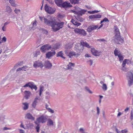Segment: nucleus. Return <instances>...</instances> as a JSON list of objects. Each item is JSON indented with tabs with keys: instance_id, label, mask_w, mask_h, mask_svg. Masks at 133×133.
Listing matches in <instances>:
<instances>
[{
	"instance_id": "nucleus-1",
	"label": "nucleus",
	"mask_w": 133,
	"mask_h": 133,
	"mask_svg": "<svg viewBox=\"0 0 133 133\" xmlns=\"http://www.w3.org/2000/svg\"><path fill=\"white\" fill-rule=\"evenodd\" d=\"M44 23L49 26H51L53 31L55 32L62 28L64 24L63 22H59L53 20L52 17L51 16L48 19L44 18Z\"/></svg>"
},
{
	"instance_id": "nucleus-2",
	"label": "nucleus",
	"mask_w": 133,
	"mask_h": 133,
	"mask_svg": "<svg viewBox=\"0 0 133 133\" xmlns=\"http://www.w3.org/2000/svg\"><path fill=\"white\" fill-rule=\"evenodd\" d=\"M75 11L72 10V12L74 14L77 15H80L81 16L85 14L87 11V10L82 9L78 7H75Z\"/></svg>"
},
{
	"instance_id": "nucleus-3",
	"label": "nucleus",
	"mask_w": 133,
	"mask_h": 133,
	"mask_svg": "<svg viewBox=\"0 0 133 133\" xmlns=\"http://www.w3.org/2000/svg\"><path fill=\"white\" fill-rule=\"evenodd\" d=\"M114 54L116 56H118L120 62L122 61L124 57L119 50H118L117 48H115L114 51Z\"/></svg>"
},
{
	"instance_id": "nucleus-4",
	"label": "nucleus",
	"mask_w": 133,
	"mask_h": 133,
	"mask_svg": "<svg viewBox=\"0 0 133 133\" xmlns=\"http://www.w3.org/2000/svg\"><path fill=\"white\" fill-rule=\"evenodd\" d=\"M80 44L82 46V48L81 47V49H79V48H75V50L77 51V52H82L84 49L83 46H85L89 48H90V46L86 42H85L83 41H81L80 42Z\"/></svg>"
},
{
	"instance_id": "nucleus-5",
	"label": "nucleus",
	"mask_w": 133,
	"mask_h": 133,
	"mask_svg": "<svg viewBox=\"0 0 133 133\" xmlns=\"http://www.w3.org/2000/svg\"><path fill=\"white\" fill-rule=\"evenodd\" d=\"M128 78V83L129 86L132 85L133 84V74L131 72H128L127 74Z\"/></svg>"
},
{
	"instance_id": "nucleus-6",
	"label": "nucleus",
	"mask_w": 133,
	"mask_h": 133,
	"mask_svg": "<svg viewBox=\"0 0 133 133\" xmlns=\"http://www.w3.org/2000/svg\"><path fill=\"white\" fill-rule=\"evenodd\" d=\"M44 9L47 12L50 14H54L55 11V8H52L51 7L48 6L47 4L45 5Z\"/></svg>"
},
{
	"instance_id": "nucleus-7",
	"label": "nucleus",
	"mask_w": 133,
	"mask_h": 133,
	"mask_svg": "<svg viewBox=\"0 0 133 133\" xmlns=\"http://www.w3.org/2000/svg\"><path fill=\"white\" fill-rule=\"evenodd\" d=\"M22 87L24 88L29 87L32 90L34 89L36 91V90L37 89V87L34 84V83L32 82H29L26 83Z\"/></svg>"
},
{
	"instance_id": "nucleus-8",
	"label": "nucleus",
	"mask_w": 133,
	"mask_h": 133,
	"mask_svg": "<svg viewBox=\"0 0 133 133\" xmlns=\"http://www.w3.org/2000/svg\"><path fill=\"white\" fill-rule=\"evenodd\" d=\"M33 66L35 68L39 67L42 68L44 66V65L41 61L37 60L34 62Z\"/></svg>"
},
{
	"instance_id": "nucleus-9",
	"label": "nucleus",
	"mask_w": 133,
	"mask_h": 133,
	"mask_svg": "<svg viewBox=\"0 0 133 133\" xmlns=\"http://www.w3.org/2000/svg\"><path fill=\"white\" fill-rule=\"evenodd\" d=\"M76 34L79 35H81L84 36H85L87 35V33L85 30L83 29L76 28L74 30Z\"/></svg>"
},
{
	"instance_id": "nucleus-10",
	"label": "nucleus",
	"mask_w": 133,
	"mask_h": 133,
	"mask_svg": "<svg viewBox=\"0 0 133 133\" xmlns=\"http://www.w3.org/2000/svg\"><path fill=\"white\" fill-rule=\"evenodd\" d=\"M47 118V117L46 116L42 115L37 118L36 121L38 123H43L46 122Z\"/></svg>"
},
{
	"instance_id": "nucleus-11",
	"label": "nucleus",
	"mask_w": 133,
	"mask_h": 133,
	"mask_svg": "<svg viewBox=\"0 0 133 133\" xmlns=\"http://www.w3.org/2000/svg\"><path fill=\"white\" fill-rule=\"evenodd\" d=\"M98 25L92 24L89 26L87 29V31L89 32H93V31L98 28Z\"/></svg>"
},
{
	"instance_id": "nucleus-12",
	"label": "nucleus",
	"mask_w": 133,
	"mask_h": 133,
	"mask_svg": "<svg viewBox=\"0 0 133 133\" xmlns=\"http://www.w3.org/2000/svg\"><path fill=\"white\" fill-rule=\"evenodd\" d=\"M115 41L116 43L118 44H121L124 42V38H121L120 35L118 36H115Z\"/></svg>"
},
{
	"instance_id": "nucleus-13",
	"label": "nucleus",
	"mask_w": 133,
	"mask_h": 133,
	"mask_svg": "<svg viewBox=\"0 0 133 133\" xmlns=\"http://www.w3.org/2000/svg\"><path fill=\"white\" fill-rule=\"evenodd\" d=\"M102 15L99 14L91 15L89 16V18L92 21H96L98 18H100Z\"/></svg>"
},
{
	"instance_id": "nucleus-14",
	"label": "nucleus",
	"mask_w": 133,
	"mask_h": 133,
	"mask_svg": "<svg viewBox=\"0 0 133 133\" xmlns=\"http://www.w3.org/2000/svg\"><path fill=\"white\" fill-rule=\"evenodd\" d=\"M72 6V5L70 3H68L66 1L64 2L63 1V2H62L59 7L64 8H68L71 7Z\"/></svg>"
},
{
	"instance_id": "nucleus-15",
	"label": "nucleus",
	"mask_w": 133,
	"mask_h": 133,
	"mask_svg": "<svg viewBox=\"0 0 133 133\" xmlns=\"http://www.w3.org/2000/svg\"><path fill=\"white\" fill-rule=\"evenodd\" d=\"M51 48V46L50 45L46 44L43 45L41 48L40 50L44 52L49 50Z\"/></svg>"
},
{
	"instance_id": "nucleus-16",
	"label": "nucleus",
	"mask_w": 133,
	"mask_h": 133,
	"mask_svg": "<svg viewBox=\"0 0 133 133\" xmlns=\"http://www.w3.org/2000/svg\"><path fill=\"white\" fill-rule=\"evenodd\" d=\"M44 66L46 68L49 69L51 68L52 64L49 61L47 60L45 62Z\"/></svg>"
},
{
	"instance_id": "nucleus-17",
	"label": "nucleus",
	"mask_w": 133,
	"mask_h": 133,
	"mask_svg": "<svg viewBox=\"0 0 133 133\" xmlns=\"http://www.w3.org/2000/svg\"><path fill=\"white\" fill-rule=\"evenodd\" d=\"M91 51L92 55L95 56H98L100 55V52L97 50H95L94 48L91 49Z\"/></svg>"
},
{
	"instance_id": "nucleus-18",
	"label": "nucleus",
	"mask_w": 133,
	"mask_h": 133,
	"mask_svg": "<svg viewBox=\"0 0 133 133\" xmlns=\"http://www.w3.org/2000/svg\"><path fill=\"white\" fill-rule=\"evenodd\" d=\"M40 101V99L37 97L35 98L32 104V107L34 108H35L38 103Z\"/></svg>"
},
{
	"instance_id": "nucleus-19",
	"label": "nucleus",
	"mask_w": 133,
	"mask_h": 133,
	"mask_svg": "<svg viewBox=\"0 0 133 133\" xmlns=\"http://www.w3.org/2000/svg\"><path fill=\"white\" fill-rule=\"evenodd\" d=\"M55 54L56 52L55 51L53 52L49 51L46 54V58H49L55 55Z\"/></svg>"
},
{
	"instance_id": "nucleus-20",
	"label": "nucleus",
	"mask_w": 133,
	"mask_h": 133,
	"mask_svg": "<svg viewBox=\"0 0 133 133\" xmlns=\"http://www.w3.org/2000/svg\"><path fill=\"white\" fill-rule=\"evenodd\" d=\"M24 94L25 95V97L26 99H28L31 95V93L29 91H24Z\"/></svg>"
},
{
	"instance_id": "nucleus-21",
	"label": "nucleus",
	"mask_w": 133,
	"mask_h": 133,
	"mask_svg": "<svg viewBox=\"0 0 133 133\" xmlns=\"http://www.w3.org/2000/svg\"><path fill=\"white\" fill-rule=\"evenodd\" d=\"M71 22L73 24L77 26H79L81 24V23L78 22L77 21H75L73 19H72L71 20Z\"/></svg>"
},
{
	"instance_id": "nucleus-22",
	"label": "nucleus",
	"mask_w": 133,
	"mask_h": 133,
	"mask_svg": "<svg viewBox=\"0 0 133 133\" xmlns=\"http://www.w3.org/2000/svg\"><path fill=\"white\" fill-rule=\"evenodd\" d=\"M114 31L115 32V36H118L120 35V34L118 29L117 27L116 26H114Z\"/></svg>"
},
{
	"instance_id": "nucleus-23",
	"label": "nucleus",
	"mask_w": 133,
	"mask_h": 133,
	"mask_svg": "<svg viewBox=\"0 0 133 133\" xmlns=\"http://www.w3.org/2000/svg\"><path fill=\"white\" fill-rule=\"evenodd\" d=\"M79 55L78 54H76L75 52L73 51H71L69 52V54L68 55V56L70 58H71V57L73 56L77 55L78 56Z\"/></svg>"
},
{
	"instance_id": "nucleus-24",
	"label": "nucleus",
	"mask_w": 133,
	"mask_h": 133,
	"mask_svg": "<svg viewBox=\"0 0 133 133\" xmlns=\"http://www.w3.org/2000/svg\"><path fill=\"white\" fill-rule=\"evenodd\" d=\"M63 55L64 54L62 52V51H60L58 52L57 54L56 55V56L57 57H61L64 59H65V57L63 56Z\"/></svg>"
},
{
	"instance_id": "nucleus-25",
	"label": "nucleus",
	"mask_w": 133,
	"mask_h": 133,
	"mask_svg": "<svg viewBox=\"0 0 133 133\" xmlns=\"http://www.w3.org/2000/svg\"><path fill=\"white\" fill-rule=\"evenodd\" d=\"M26 117L29 119L34 120V118L32 116L31 114L30 113H28L26 114Z\"/></svg>"
},
{
	"instance_id": "nucleus-26",
	"label": "nucleus",
	"mask_w": 133,
	"mask_h": 133,
	"mask_svg": "<svg viewBox=\"0 0 133 133\" xmlns=\"http://www.w3.org/2000/svg\"><path fill=\"white\" fill-rule=\"evenodd\" d=\"M81 16L80 15H77V16L76 18L77 20L81 22L83 21L84 19L82 18Z\"/></svg>"
},
{
	"instance_id": "nucleus-27",
	"label": "nucleus",
	"mask_w": 133,
	"mask_h": 133,
	"mask_svg": "<svg viewBox=\"0 0 133 133\" xmlns=\"http://www.w3.org/2000/svg\"><path fill=\"white\" fill-rule=\"evenodd\" d=\"M75 65L74 63L69 62V64L67 65V68L68 69H72L71 67H74Z\"/></svg>"
},
{
	"instance_id": "nucleus-28",
	"label": "nucleus",
	"mask_w": 133,
	"mask_h": 133,
	"mask_svg": "<svg viewBox=\"0 0 133 133\" xmlns=\"http://www.w3.org/2000/svg\"><path fill=\"white\" fill-rule=\"evenodd\" d=\"M61 44L59 43L55 44L53 46V49L55 50L59 49L60 47Z\"/></svg>"
},
{
	"instance_id": "nucleus-29",
	"label": "nucleus",
	"mask_w": 133,
	"mask_h": 133,
	"mask_svg": "<svg viewBox=\"0 0 133 133\" xmlns=\"http://www.w3.org/2000/svg\"><path fill=\"white\" fill-rule=\"evenodd\" d=\"M23 104L24 105L23 109L24 110H26L29 108L28 104L26 102H24L23 103Z\"/></svg>"
},
{
	"instance_id": "nucleus-30",
	"label": "nucleus",
	"mask_w": 133,
	"mask_h": 133,
	"mask_svg": "<svg viewBox=\"0 0 133 133\" xmlns=\"http://www.w3.org/2000/svg\"><path fill=\"white\" fill-rule=\"evenodd\" d=\"M72 45L69 43H66V45H64V48L65 49H68L71 48Z\"/></svg>"
},
{
	"instance_id": "nucleus-31",
	"label": "nucleus",
	"mask_w": 133,
	"mask_h": 133,
	"mask_svg": "<svg viewBox=\"0 0 133 133\" xmlns=\"http://www.w3.org/2000/svg\"><path fill=\"white\" fill-rule=\"evenodd\" d=\"M55 3L58 6H59L61 3L63 2L62 0H54Z\"/></svg>"
},
{
	"instance_id": "nucleus-32",
	"label": "nucleus",
	"mask_w": 133,
	"mask_h": 133,
	"mask_svg": "<svg viewBox=\"0 0 133 133\" xmlns=\"http://www.w3.org/2000/svg\"><path fill=\"white\" fill-rule=\"evenodd\" d=\"M47 125L48 126H52L53 125V121L51 119H48Z\"/></svg>"
},
{
	"instance_id": "nucleus-33",
	"label": "nucleus",
	"mask_w": 133,
	"mask_h": 133,
	"mask_svg": "<svg viewBox=\"0 0 133 133\" xmlns=\"http://www.w3.org/2000/svg\"><path fill=\"white\" fill-rule=\"evenodd\" d=\"M127 62L128 64L129 63H130V61H129V59H125L124 60L122 64L123 67H124L125 66L126 64L127 63V62Z\"/></svg>"
},
{
	"instance_id": "nucleus-34",
	"label": "nucleus",
	"mask_w": 133,
	"mask_h": 133,
	"mask_svg": "<svg viewBox=\"0 0 133 133\" xmlns=\"http://www.w3.org/2000/svg\"><path fill=\"white\" fill-rule=\"evenodd\" d=\"M70 2L72 4H75L79 3V1L80 0H70Z\"/></svg>"
},
{
	"instance_id": "nucleus-35",
	"label": "nucleus",
	"mask_w": 133,
	"mask_h": 133,
	"mask_svg": "<svg viewBox=\"0 0 133 133\" xmlns=\"http://www.w3.org/2000/svg\"><path fill=\"white\" fill-rule=\"evenodd\" d=\"M23 61L19 62L16 64V65L14 66V68H15V69H16L17 67L22 65L23 64Z\"/></svg>"
},
{
	"instance_id": "nucleus-36",
	"label": "nucleus",
	"mask_w": 133,
	"mask_h": 133,
	"mask_svg": "<svg viewBox=\"0 0 133 133\" xmlns=\"http://www.w3.org/2000/svg\"><path fill=\"white\" fill-rule=\"evenodd\" d=\"M9 2L11 4L12 6L15 7L16 6V5L14 3L15 0H10Z\"/></svg>"
},
{
	"instance_id": "nucleus-37",
	"label": "nucleus",
	"mask_w": 133,
	"mask_h": 133,
	"mask_svg": "<svg viewBox=\"0 0 133 133\" xmlns=\"http://www.w3.org/2000/svg\"><path fill=\"white\" fill-rule=\"evenodd\" d=\"M6 11L9 13H10L11 12L12 10L10 7L9 6H7L6 9Z\"/></svg>"
},
{
	"instance_id": "nucleus-38",
	"label": "nucleus",
	"mask_w": 133,
	"mask_h": 133,
	"mask_svg": "<svg viewBox=\"0 0 133 133\" xmlns=\"http://www.w3.org/2000/svg\"><path fill=\"white\" fill-rule=\"evenodd\" d=\"M102 88L103 90L104 91H106L107 90V87L106 84H103V86L102 87Z\"/></svg>"
},
{
	"instance_id": "nucleus-39",
	"label": "nucleus",
	"mask_w": 133,
	"mask_h": 133,
	"mask_svg": "<svg viewBox=\"0 0 133 133\" xmlns=\"http://www.w3.org/2000/svg\"><path fill=\"white\" fill-rule=\"evenodd\" d=\"M79 131L81 133H88L87 132L85 131V130L83 128H81L79 129Z\"/></svg>"
},
{
	"instance_id": "nucleus-40",
	"label": "nucleus",
	"mask_w": 133,
	"mask_h": 133,
	"mask_svg": "<svg viewBox=\"0 0 133 133\" xmlns=\"http://www.w3.org/2000/svg\"><path fill=\"white\" fill-rule=\"evenodd\" d=\"M6 38L4 36L2 38V40L1 41L2 42H1V41H0V43H1L2 42H5L6 41Z\"/></svg>"
},
{
	"instance_id": "nucleus-41",
	"label": "nucleus",
	"mask_w": 133,
	"mask_h": 133,
	"mask_svg": "<svg viewBox=\"0 0 133 133\" xmlns=\"http://www.w3.org/2000/svg\"><path fill=\"white\" fill-rule=\"evenodd\" d=\"M131 5V2H128L126 3V5H125V6L126 7L127 9H128L129 7Z\"/></svg>"
},
{
	"instance_id": "nucleus-42",
	"label": "nucleus",
	"mask_w": 133,
	"mask_h": 133,
	"mask_svg": "<svg viewBox=\"0 0 133 133\" xmlns=\"http://www.w3.org/2000/svg\"><path fill=\"white\" fill-rule=\"evenodd\" d=\"M85 89L88 91L89 93L90 94H92V91L90 90V89L88 88L87 87H85Z\"/></svg>"
},
{
	"instance_id": "nucleus-43",
	"label": "nucleus",
	"mask_w": 133,
	"mask_h": 133,
	"mask_svg": "<svg viewBox=\"0 0 133 133\" xmlns=\"http://www.w3.org/2000/svg\"><path fill=\"white\" fill-rule=\"evenodd\" d=\"M28 68V67L26 66H24L23 67H22V70L26 71V69Z\"/></svg>"
},
{
	"instance_id": "nucleus-44",
	"label": "nucleus",
	"mask_w": 133,
	"mask_h": 133,
	"mask_svg": "<svg viewBox=\"0 0 133 133\" xmlns=\"http://www.w3.org/2000/svg\"><path fill=\"white\" fill-rule=\"evenodd\" d=\"M47 110L49 112H50L51 113H53L54 112V110L50 108H48Z\"/></svg>"
},
{
	"instance_id": "nucleus-45",
	"label": "nucleus",
	"mask_w": 133,
	"mask_h": 133,
	"mask_svg": "<svg viewBox=\"0 0 133 133\" xmlns=\"http://www.w3.org/2000/svg\"><path fill=\"white\" fill-rule=\"evenodd\" d=\"M40 129V127L38 125L36 127V131L37 132H39V130Z\"/></svg>"
},
{
	"instance_id": "nucleus-46",
	"label": "nucleus",
	"mask_w": 133,
	"mask_h": 133,
	"mask_svg": "<svg viewBox=\"0 0 133 133\" xmlns=\"http://www.w3.org/2000/svg\"><path fill=\"white\" fill-rule=\"evenodd\" d=\"M103 20L104 22H109V21L107 17H105Z\"/></svg>"
},
{
	"instance_id": "nucleus-47",
	"label": "nucleus",
	"mask_w": 133,
	"mask_h": 133,
	"mask_svg": "<svg viewBox=\"0 0 133 133\" xmlns=\"http://www.w3.org/2000/svg\"><path fill=\"white\" fill-rule=\"evenodd\" d=\"M64 52L65 54L67 56H68V55L69 54L68 50V49H66V50H65Z\"/></svg>"
},
{
	"instance_id": "nucleus-48",
	"label": "nucleus",
	"mask_w": 133,
	"mask_h": 133,
	"mask_svg": "<svg viewBox=\"0 0 133 133\" xmlns=\"http://www.w3.org/2000/svg\"><path fill=\"white\" fill-rule=\"evenodd\" d=\"M46 1L48 2L50 4H54V1L52 0H48Z\"/></svg>"
},
{
	"instance_id": "nucleus-49",
	"label": "nucleus",
	"mask_w": 133,
	"mask_h": 133,
	"mask_svg": "<svg viewBox=\"0 0 133 133\" xmlns=\"http://www.w3.org/2000/svg\"><path fill=\"white\" fill-rule=\"evenodd\" d=\"M130 119L131 120H132L133 119V114L132 111H131V116H130Z\"/></svg>"
},
{
	"instance_id": "nucleus-50",
	"label": "nucleus",
	"mask_w": 133,
	"mask_h": 133,
	"mask_svg": "<svg viewBox=\"0 0 133 133\" xmlns=\"http://www.w3.org/2000/svg\"><path fill=\"white\" fill-rule=\"evenodd\" d=\"M128 132V131L126 129H124L121 130V133H127Z\"/></svg>"
},
{
	"instance_id": "nucleus-51",
	"label": "nucleus",
	"mask_w": 133,
	"mask_h": 133,
	"mask_svg": "<svg viewBox=\"0 0 133 133\" xmlns=\"http://www.w3.org/2000/svg\"><path fill=\"white\" fill-rule=\"evenodd\" d=\"M44 87L43 86L40 87L39 89V91L42 92L43 90Z\"/></svg>"
},
{
	"instance_id": "nucleus-52",
	"label": "nucleus",
	"mask_w": 133,
	"mask_h": 133,
	"mask_svg": "<svg viewBox=\"0 0 133 133\" xmlns=\"http://www.w3.org/2000/svg\"><path fill=\"white\" fill-rule=\"evenodd\" d=\"M20 11L19 9H15V10H14L15 12L17 14L18 13L19 11Z\"/></svg>"
},
{
	"instance_id": "nucleus-53",
	"label": "nucleus",
	"mask_w": 133,
	"mask_h": 133,
	"mask_svg": "<svg viewBox=\"0 0 133 133\" xmlns=\"http://www.w3.org/2000/svg\"><path fill=\"white\" fill-rule=\"evenodd\" d=\"M37 21L35 20L33 23V26L34 27H35L36 26Z\"/></svg>"
},
{
	"instance_id": "nucleus-54",
	"label": "nucleus",
	"mask_w": 133,
	"mask_h": 133,
	"mask_svg": "<svg viewBox=\"0 0 133 133\" xmlns=\"http://www.w3.org/2000/svg\"><path fill=\"white\" fill-rule=\"evenodd\" d=\"M97 114L98 115L99 113L100 109L98 107H97Z\"/></svg>"
},
{
	"instance_id": "nucleus-55",
	"label": "nucleus",
	"mask_w": 133,
	"mask_h": 133,
	"mask_svg": "<svg viewBox=\"0 0 133 133\" xmlns=\"http://www.w3.org/2000/svg\"><path fill=\"white\" fill-rule=\"evenodd\" d=\"M88 62H89L90 65H91L92 64L93 61L92 60H90L88 61Z\"/></svg>"
},
{
	"instance_id": "nucleus-56",
	"label": "nucleus",
	"mask_w": 133,
	"mask_h": 133,
	"mask_svg": "<svg viewBox=\"0 0 133 133\" xmlns=\"http://www.w3.org/2000/svg\"><path fill=\"white\" fill-rule=\"evenodd\" d=\"M99 11H98V10H95L92 11V14H95V13H98V12Z\"/></svg>"
},
{
	"instance_id": "nucleus-57",
	"label": "nucleus",
	"mask_w": 133,
	"mask_h": 133,
	"mask_svg": "<svg viewBox=\"0 0 133 133\" xmlns=\"http://www.w3.org/2000/svg\"><path fill=\"white\" fill-rule=\"evenodd\" d=\"M85 57H91V55L90 54H86L85 55Z\"/></svg>"
},
{
	"instance_id": "nucleus-58",
	"label": "nucleus",
	"mask_w": 133,
	"mask_h": 133,
	"mask_svg": "<svg viewBox=\"0 0 133 133\" xmlns=\"http://www.w3.org/2000/svg\"><path fill=\"white\" fill-rule=\"evenodd\" d=\"M122 70L124 71H127V69L125 68V66L124 67H123L122 68Z\"/></svg>"
},
{
	"instance_id": "nucleus-59",
	"label": "nucleus",
	"mask_w": 133,
	"mask_h": 133,
	"mask_svg": "<svg viewBox=\"0 0 133 133\" xmlns=\"http://www.w3.org/2000/svg\"><path fill=\"white\" fill-rule=\"evenodd\" d=\"M22 70V68H19L17 69L16 70L17 71H19Z\"/></svg>"
},
{
	"instance_id": "nucleus-60",
	"label": "nucleus",
	"mask_w": 133,
	"mask_h": 133,
	"mask_svg": "<svg viewBox=\"0 0 133 133\" xmlns=\"http://www.w3.org/2000/svg\"><path fill=\"white\" fill-rule=\"evenodd\" d=\"M98 41H100V42H101V41H105V40L104 39H98Z\"/></svg>"
},
{
	"instance_id": "nucleus-61",
	"label": "nucleus",
	"mask_w": 133,
	"mask_h": 133,
	"mask_svg": "<svg viewBox=\"0 0 133 133\" xmlns=\"http://www.w3.org/2000/svg\"><path fill=\"white\" fill-rule=\"evenodd\" d=\"M19 130L20 131V133H25L24 131L23 130L20 129Z\"/></svg>"
},
{
	"instance_id": "nucleus-62",
	"label": "nucleus",
	"mask_w": 133,
	"mask_h": 133,
	"mask_svg": "<svg viewBox=\"0 0 133 133\" xmlns=\"http://www.w3.org/2000/svg\"><path fill=\"white\" fill-rule=\"evenodd\" d=\"M9 23V22H5L4 24V25L5 26H6V25H8V24Z\"/></svg>"
},
{
	"instance_id": "nucleus-63",
	"label": "nucleus",
	"mask_w": 133,
	"mask_h": 133,
	"mask_svg": "<svg viewBox=\"0 0 133 133\" xmlns=\"http://www.w3.org/2000/svg\"><path fill=\"white\" fill-rule=\"evenodd\" d=\"M116 131L117 133H121V132L119 131L117 128L116 129Z\"/></svg>"
},
{
	"instance_id": "nucleus-64",
	"label": "nucleus",
	"mask_w": 133,
	"mask_h": 133,
	"mask_svg": "<svg viewBox=\"0 0 133 133\" xmlns=\"http://www.w3.org/2000/svg\"><path fill=\"white\" fill-rule=\"evenodd\" d=\"M129 110V108L128 107H127L125 110L124 111L125 112H127Z\"/></svg>"
}]
</instances>
